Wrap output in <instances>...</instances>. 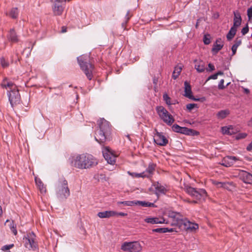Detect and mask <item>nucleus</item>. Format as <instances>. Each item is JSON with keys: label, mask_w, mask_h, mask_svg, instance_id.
<instances>
[{"label": "nucleus", "mask_w": 252, "mask_h": 252, "mask_svg": "<svg viewBox=\"0 0 252 252\" xmlns=\"http://www.w3.org/2000/svg\"><path fill=\"white\" fill-rule=\"evenodd\" d=\"M97 159L92 155L87 154L76 155L70 159L71 165L80 169H86L96 166Z\"/></svg>", "instance_id": "obj_1"}, {"label": "nucleus", "mask_w": 252, "mask_h": 252, "mask_svg": "<svg viewBox=\"0 0 252 252\" xmlns=\"http://www.w3.org/2000/svg\"><path fill=\"white\" fill-rule=\"evenodd\" d=\"M99 128L95 132V139L100 144L103 143L108 139L111 132V126L109 122L104 118H100L97 121Z\"/></svg>", "instance_id": "obj_2"}, {"label": "nucleus", "mask_w": 252, "mask_h": 252, "mask_svg": "<svg viewBox=\"0 0 252 252\" xmlns=\"http://www.w3.org/2000/svg\"><path fill=\"white\" fill-rule=\"evenodd\" d=\"M184 189L194 199L193 201L188 200L187 201L189 203H197L198 201L204 200L207 196L206 191L203 189L194 188L189 186H186Z\"/></svg>", "instance_id": "obj_3"}, {"label": "nucleus", "mask_w": 252, "mask_h": 252, "mask_svg": "<svg viewBox=\"0 0 252 252\" xmlns=\"http://www.w3.org/2000/svg\"><path fill=\"white\" fill-rule=\"evenodd\" d=\"M88 57L82 55L77 58L79 64L86 76L89 80L93 77V72L94 69L93 65L88 62Z\"/></svg>", "instance_id": "obj_4"}, {"label": "nucleus", "mask_w": 252, "mask_h": 252, "mask_svg": "<svg viewBox=\"0 0 252 252\" xmlns=\"http://www.w3.org/2000/svg\"><path fill=\"white\" fill-rule=\"evenodd\" d=\"M156 110L160 118L167 125L171 126L174 122L173 116L163 106L157 107Z\"/></svg>", "instance_id": "obj_5"}, {"label": "nucleus", "mask_w": 252, "mask_h": 252, "mask_svg": "<svg viewBox=\"0 0 252 252\" xmlns=\"http://www.w3.org/2000/svg\"><path fill=\"white\" fill-rule=\"evenodd\" d=\"M121 250L124 252H140L142 247L138 241L125 242L121 246Z\"/></svg>", "instance_id": "obj_6"}, {"label": "nucleus", "mask_w": 252, "mask_h": 252, "mask_svg": "<svg viewBox=\"0 0 252 252\" xmlns=\"http://www.w3.org/2000/svg\"><path fill=\"white\" fill-rule=\"evenodd\" d=\"M24 245L29 250L36 249L37 247V243L36 240V236L32 232L29 233L23 238Z\"/></svg>", "instance_id": "obj_7"}, {"label": "nucleus", "mask_w": 252, "mask_h": 252, "mask_svg": "<svg viewBox=\"0 0 252 252\" xmlns=\"http://www.w3.org/2000/svg\"><path fill=\"white\" fill-rule=\"evenodd\" d=\"M168 220L166 221L165 223H170L172 226H178L180 227L184 219L180 213L170 212L168 214Z\"/></svg>", "instance_id": "obj_8"}, {"label": "nucleus", "mask_w": 252, "mask_h": 252, "mask_svg": "<svg viewBox=\"0 0 252 252\" xmlns=\"http://www.w3.org/2000/svg\"><path fill=\"white\" fill-rule=\"evenodd\" d=\"M57 194L58 196L61 199H66L70 195V191L66 180H62L60 182L58 186Z\"/></svg>", "instance_id": "obj_9"}, {"label": "nucleus", "mask_w": 252, "mask_h": 252, "mask_svg": "<svg viewBox=\"0 0 252 252\" xmlns=\"http://www.w3.org/2000/svg\"><path fill=\"white\" fill-rule=\"evenodd\" d=\"M7 94L11 106L12 107L20 103L21 101V96L17 88L11 91H8Z\"/></svg>", "instance_id": "obj_10"}, {"label": "nucleus", "mask_w": 252, "mask_h": 252, "mask_svg": "<svg viewBox=\"0 0 252 252\" xmlns=\"http://www.w3.org/2000/svg\"><path fill=\"white\" fill-rule=\"evenodd\" d=\"M241 162V159L240 158L228 156L225 157L222 160V165L225 167H230L234 165H237Z\"/></svg>", "instance_id": "obj_11"}, {"label": "nucleus", "mask_w": 252, "mask_h": 252, "mask_svg": "<svg viewBox=\"0 0 252 252\" xmlns=\"http://www.w3.org/2000/svg\"><path fill=\"white\" fill-rule=\"evenodd\" d=\"M103 155L105 160L110 164H114L116 162L115 156L108 147H105L102 151Z\"/></svg>", "instance_id": "obj_12"}, {"label": "nucleus", "mask_w": 252, "mask_h": 252, "mask_svg": "<svg viewBox=\"0 0 252 252\" xmlns=\"http://www.w3.org/2000/svg\"><path fill=\"white\" fill-rule=\"evenodd\" d=\"M179 228L182 230L192 231L198 229V225L196 223H192L186 219H184Z\"/></svg>", "instance_id": "obj_13"}, {"label": "nucleus", "mask_w": 252, "mask_h": 252, "mask_svg": "<svg viewBox=\"0 0 252 252\" xmlns=\"http://www.w3.org/2000/svg\"><path fill=\"white\" fill-rule=\"evenodd\" d=\"M156 133L155 134V142L159 146H164L166 145L168 142L166 138L162 134L159 132L157 129H155Z\"/></svg>", "instance_id": "obj_14"}, {"label": "nucleus", "mask_w": 252, "mask_h": 252, "mask_svg": "<svg viewBox=\"0 0 252 252\" xmlns=\"http://www.w3.org/2000/svg\"><path fill=\"white\" fill-rule=\"evenodd\" d=\"M0 86L3 89H5L7 90V92L11 91L17 88L16 85L10 80L5 78L2 81Z\"/></svg>", "instance_id": "obj_15"}, {"label": "nucleus", "mask_w": 252, "mask_h": 252, "mask_svg": "<svg viewBox=\"0 0 252 252\" xmlns=\"http://www.w3.org/2000/svg\"><path fill=\"white\" fill-rule=\"evenodd\" d=\"M172 130L176 132L187 135H191L193 130L186 127H181L177 124L174 125L172 127Z\"/></svg>", "instance_id": "obj_16"}, {"label": "nucleus", "mask_w": 252, "mask_h": 252, "mask_svg": "<svg viewBox=\"0 0 252 252\" xmlns=\"http://www.w3.org/2000/svg\"><path fill=\"white\" fill-rule=\"evenodd\" d=\"M117 212L114 211H105L98 213L97 216L101 219L109 218L116 216Z\"/></svg>", "instance_id": "obj_17"}, {"label": "nucleus", "mask_w": 252, "mask_h": 252, "mask_svg": "<svg viewBox=\"0 0 252 252\" xmlns=\"http://www.w3.org/2000/svg\"><path fill=\"white\" fill-rule=\"evenodd\" d=\"M233 14L234 15L233 19V25L232 27H234L235 29H237L241 24L242 18L240 13L238 11H234Z\"/></svg>", "instance_id": "obj_18"}, {"label": "nucleus", "mask_w": 252, "mask_h": 252, "mask_svg": "<svg viewBox=\"0 0 252 252\" xmlns=\"http://www.w3.org/2000/svg\"><path fill=\"white\" fill-rule=\"evenodd\" d=\"M144 220L146 222L151 224L164 223L165 222V219L163 218H147Z\"/></svg>", "instance_id": "obj_19"}, {"label": "nucleus", "mask_w": 252, "mask_h": 252, "mask_svg": "<svg viewBox=\"0 0 252 252\" xmlns=\"http://www.w3.org/2000/svg\"><path fill=\"white\" fill-rule=\"evenodd\" d=\"M195 68L198 72H202L205 70V63L201 60L194 61Z\"/></svg>", "instance_id": "obj_20"}, {"label": "nucleus", "mask_w": 252, "mask_h": 252, "mask_svg": "<svg viewBox=\"0 0 252 252\" xmlns=\"http://www.w3.org/2000/svg\"><path fill=\"white\" fill-rule=\"evenodd\" d=\"M153 186L154 187L156 191L157 192V193H162V194L166 193V192L167 191V189L164 186H162L158 182H155L153 183Z\"/></svg>", "instance_id": "obj_21"}, {"label": "nucleus", "mask_w": 252, "mask_h": 252, "mask_svg": "<svg viewBox=\"0 0 252 252\" xmlns=\"http://www.w3.org/2000/svg\"><path fill=\"white\" fill-rule=\"evenodd\" d=\"M241 178L243 182L247 184L252 183V174L246 172H243L241 175Z\"/></svg>", "instance_id": "obj_22"}, {"label": "nucleus", "mask_w": 252, "mask_h": 252, "mask_svg": "<svg viewBox=\"0 0 252 252\" xmlns=\"http://www.w3.org/2000/svg\"><path fill=\"white\" fill-rule=\"evenodd\" d=\"M230 114L228 109L221 110L216 113V117L219 120H222L226 118Z\"/></svg>", "instance_id": "obj_23"}, {"label": "nucleus", "mask_w": 252, "mask_h": 252, "mask_svg": "<svg viewBox=\"0 0 252 252\" xmlns=\"http://www.w3.org/2000/svg\"><path fill=\"white\" fill-rule=\"evenodd\" d=\"M185 86V96L188 98H192V92L191 90V86L189 83L185 81L184 83Z\"/></svg>", "instance_id": "obj_24"}, {"label": "nucleus", "mask_w": 252, "mask_h": 252, "mask_svg": "<svg viewBox=\"0 0 252 252\" xmlns=\"http://www.w3.org/2000/svg\"><path fill=\"white\" fill-rule=\"evenodd\" d=\"M156 167V165L155 164L150 163L146 171H144L146 174H147V175H149V178L151 177L154 174L155 171Z\"/></svg>", "instance_id": "obj_25"}, {"label": "nucleus", "mask_w": 252, "mask_h": 252, "mask_svg": "<svg viewBox=\"0 0 252 252\" xmlns=\"http://www.w3.org/2000/svg\"><path fill=\"white\" fill-rule=\"evenodd\" d=\"M63 11V7L59 4L56 3L53 8V12L55 15H61Z\"/></svg>", "instance_id": "obj_26"}, {"label": "nucleus", "mask_w": 252, "mask_h": 252, "mask_svg": "<svg viewBox=\"0 0 252 252\" xmlns=\"http://www.w3.org/2000/svg\"><path fill=\"white\" fill-rule=\"evenodd\" d=\"M135 205H139L143 207H155L154 203L143 201H135Z\"/></svg>", "instance_id": "obj_27"}, {"label": "nucleus", "mask_w": 252, "mask_h": 252, "mask_svg": "<svg viewBox=\"0 0 252 252\" xmlns=\"http://www.w3.org/2000/svg\"><path fill=\"white\" fill-rule=\"evenodd\" d=\"M9 39L12 42H17L18 38L17 34L14 29H11L9 32Z\"/></svg>", "instance_id": "obj_28"}, {"label": "nucleus", "mask_w": 252, "mask_h": 252, "mask_svg": "<svg viewBox=\"0 0 252 252\" xmlns=\"http://www.w3.org/2000/svg\"><path fill=\"white\" fill-rule=\"evenodd\" d=\"M35 181L36 185L37 186L39 189L41 191V192H46V187L44 186V184L42 182V181L40 179H37L36 178L35 179Z\"/></svg>", "instance_id": "obj_29"}, {"label": "nucleus", "mask_w": 252, "mask_h": 252, "mask_svg": "<svg viewBox=\"0 0 252 252\" xmlns=\"http://www.w3.org/2000/svg\"><path fill=\"white\" fill-rule=\"evenodd\" d=\"M237 29L234 27H231L230 31L226 35V38L228 40H231L236 34Z\"/></svg>", "instance_id": "obj_30"}, {"label": "nucleus", "mask_w": 252, "mask_h": 252, "mask_svg": "<svg viewBox=\"0 0 252 252\" xmlns=\"http://www.w3.org/2000/svg\"><path fill=\"white\" fill-rule=\"evenodd\" d=\"M221 131L223 134H227L228 135H231L234 133L233 127L231 126L222 127Z\"/></svg>", "instance_id": "obj_31"}, {"label": "nucleus", "mask_w": 252, "mask_h": 252, "mask_svg": "<svg viewBox=\"0 0 252 252\" xmlns=\"http://www.w3.org/2000/svg\"><path fill=\"white\" fill-rule=\"evenodd\" d=\"M213 184L216 186L218 188H223L224 189L228 188V185L229 184L228 183L220 182L218 181H213Z\"/></svg>", "instance_id": "obj_32"}, {"label": "nucleus", "mask_w": 252, "mask_h": 252, "mask_svg": "<svg viewBox=\"0 0 252 252\" xmlns=\"http://www.w3.org/2000/svg\"><path fill=\"white\" fill-rule=\"evenodd\" d=\"M154 232H158V233H166L167 232H173V228H159L154 229L153 230Z\"/></svg>", "instance_id": "obj_33"}, {"label": "nucleus", "mask_w": 252, "mask_h": 252, "mask_svg": "<svg viewBox=\"0 0 252 252\" xmlns=\"http://www.w3.org/2000/svg\"><path fill=\"white\" fill-rule=\"evenodd\" d=\"M9 16L13 19L17 18V16H18V9H17V8H12L9 13Z\"/></svg>", "instance_id": "obj_34"}, {"label": "nucleus", "mask_w": 252, "mask_h": 252, "mask_svg": "<svg viewBox=\"0 0 252 252\" xmlns=\"http://www.w3.org/2000/svg\"><path fill=\"white\" fill-rule=\"evenodd\" d=\"M223 41L222 40L221 38L217 39L215 42L214 43L213 47H223Z\"/></svg>", "instance_id": "obj_35"}, {"label": "nucleus", "mask_w": 252, "mask_h": 252, "mask_svg": "<svg viewBox=\"0 0 252 252\" xmlns=\"http://www.w3.org/2000/svg\"><path fill=\"white\" fill-rule=\"evenodd\" d=\"M135 201H119L118 204H124L125 206H132L135 205Z\"/></svg>", "instance_id": "obj_36"}, {"label": "nucleus", "mask_w": 252, "mask_h": 252, "mask_svg": "<svg viewBox=\"0 0 252 252\" xmlns=\"http://www.w3.org/2000/svg\"><path fill=\"white\" fill-rule=\"evenodd\" d=\"M10 228L12 233L16 235L17 233L16 225L13 221L10 222Z\"/></svg>", "instance_id": "obj_37"}, {"label": "nucleus", "mask_w": 252, "mask_h": 252, "mask_svg": "<svg viewBox=\"0 0 252 252\" xmlns=\"http://www.w3.org/2000/svg\"><path fill=\"white\" fill-rule=\"evenodd\" d=\"M203 40L205 45H208L211 42L210 35L209 34L204 35Z\"/></svg>", "instance_id": "obj_38"}, {"label": "nucleus", "mask_w": 252, "mask_h": 252, "mask_svg": "<svg viewBox=\"0 0 252 252\" xmlns=\"http://www.w3.org/2000/svg\"><path fill=\"white\" fill-rule=\"evenodd\" d=\"M0 63L1 64V65L3 68H6L8 66L9 63L8 62L5 60V59L3 57H1L0 58Z\"/></svg>", "instance_id": "obj_39"}, {"label": "nucleus", "mask_w": 252, "mask_h": 252, "mask_svg": "<svg viewBox=\"0 0 252 252\" xmlns=\"http://www.w3.org/2000/svg\"><path fill=\"white\" fill-rule=\"evenodd\" d=\"M163 100L165 101L166 103L168 105H171L172 103L171 102V98L167 94H164L163 95Z\"/></svg>", "instance_id": "obj_40"}, {"label": "nucleus", "mask_w": 252, "mask_h": 252, "mask_svg": "<svg viewBox=\"0 0 252 252\" xmlns=\"http://www.w3.org/2000/svg\"><path fill=\"white\" fill-rule=\"evenodd\" d=\"M13 247H14V244H10V245H4L1 248V250L2 251H8V250L12 248Z\"/></svg>", "instance_id": "obj_41"}, {"label": "nucleus", "mask_w": 252, "mask_h": 252, "mask_svg": "<svg viewBox=\"0 0 252 252\" xmlns=\"http://www.w3.org/2000/svg\"><path fill=\"white\" fill-rule=\"evenodd\" d=\"M196 107H197V104L194 103H189L186 105L187 109L189 111Z\"/></svg>", "instance_id": "obj_42"}, {"label": "nucleus", "mask_w": 252, "mask_h": 252, "mask_svg": "<svg viewBox=\"0 0 252 252\" xmlns=\"http://www.w3.org/2000/svg\"><path fill=\"white\" fill-rule=\"evenodd\" d=\"M241 44V40L239 38H237L235 40V43L232 47H238Z\"/></svg>", "instance_id": "obj_43"}, {"label": "nucleus", "mask_w": 252, "mask_h": 252, "mask_svg": "<svg viewBox=\"0 0 252 252\" xmlns=\"http://www.w3.org/2000/svg\"><path fill=\"white\" fill-rule=\"evenodd\" d=\"M149 178V175H147V174H146L145 172H143L141 173H137V178Z\"/></svg>", "instance_id": "obj_44"}, {"label": "nucleus", "mask_w": 252, "mask_h": 252, "mask_svg": "<svg viewBox=\"0 0 252 252\" xmlns=\"http://www.w3.org/2000/svg\"><path fill=\"white\" fill-rule=\"evenodd\" d=\"M247 15L249 20H252V7L248 8L247 11Z\"/></svg>", "instance_id": "obj_45"}, {"label": "nucleus", "mask_w": 252, "mask_h": 252, "mask_svg": "<svg viewBox=\"0 0 252 252\" xmlns=\"http://www.w3.org/2000/svg\"><path fill=\"white\" fill-rule=\"evenodd\" d=\"M182 70V66L177 65L175 67L174 71H175L176 73H178V74H180Z\"/></svg>", "instance_id": "obj_46"}, {"label": "nucleus", "mask_w": 252, "mask_h": 252, "mask_svg": "<svg viewBox=\"0 0 252 252\" xmlns=\"http://www.w3.org/2000/svg\"><path fill=\"white\" fill-rule=\"evenodd\" d=\"M224 80L223 79H221L219 84V85H218V88L220 90H222L223 89L225 88V86L223 85V84H224Z\"/></svg>", "instance_id": "obj_47"}, {"label": "nucleus", "mask_w": 252, "mask_h": 252, "mask_svg": "<svg viewBox=\"0 0 252 252\" xmlns=\"http://www.w3.org/2000/svg\"><path fill=\"white\" fill-rule=\"evenodd\" d=\"M249 32V27H248V24L246 26V27H244L242 31H241V32L242 33L243 35H245V34H246L248 32Z\"/></svg>", "instance_id": "obj_48"}, {"label": "nucleus", "mask_w": 252, "mask_h": 252, "mask_svg": "<svg viewBox=\"0 0 252 252\" xmlns=\"http://www.w3.org/2000/svg\"><path fill=\"white\" fill-rule=\"evenodd\" d=\"M218 74H217V73H215V74H214L213 75H212L208 77V78L207 81L209 80L210 79H214V80L217 79V78H218Z\"/></svg>", "instance_id": "obj_49"}, {"label": "nucleus", "mask_w": 252, "mask_h": 252, "mask_svg": "<svg viewBox=\"0 0 252 252\" xmlns=\"http://www.w3.org/2000/svg\"><path fill=\"white\" fill-rule=\"evenodd\" d=\"M246 136H247V134L245 133L239 134L237 136L236 138L237 139L244 138L245 137H246Z\"/></svg>", "instance_id": "obj_50"}, {"label": "nucleus", "mask_w": 252, "mask_h": 252, "mask_svg": "<svg viewBox=\"0 0 252 252\" xmlns=\"http://www.w3.org/2000/svg\"><path fill=\"white\" fill-rule=\"evenodd\" d=\"M221 48H212V52L213 54H216Z\"/></svg>", "instance_id": "obj_51"}, {"label": "nucleus", "mask_w": 252, "mask_h": 252, "mask_svg": "<svg viewBox=\"0 0 252 252\" xmlns=\"http://www.w3.org/2000/svg\"><path fill=\"white\" fill-rule=\"evenodd\" d=\"M127 173L130 175L131 176H132V177H135V178H137V173H135V172H130V171H128L127 172Z\"/></svg>", "instance_id": "obj_52"}, {"label": "nucleus", "mask_w": 252, "mask_h": 252, "mask_svg": "<svg viewBox=\"0 0 252 252\" xmlns=\"http://www.w3.org/2000/svg\"><path fill=\"white\" fill-rule=\"evenodd\" d=\"M208 66L210 69V70H209L210 71H213V70H215V66L212 64L209 63L208 64Z\"/></svg>", "instance_id": "obj_53"}, {"label": "nucleus", "mask_w": 252, "mask_h": 252, "mask_svg": "<svg viewBox=\"0 0 252 252\" xmlns=\"http://www.w3.org/2000/svg\"><path fill=\"white\" fill-rule=\"evenodd\" d=\"M180 74H178V73H176L175 71H173V74H172V78H173L174 79H176L179 75Z\"/></svg>", "instance_id": "obj_54"}, {"label": "nucleus", "mask_w": 252, "mask_h": 252, "mask_svg": "<svg viewBox=\"0 0 252 252\" xmlns=\"http://www.w3.org/2000/svg\"><path fill=\"white\" fill-rule=\"evenodd\" d=\"M116 216H122V217H125V216H127V214L123 213V212H120V213H117V215H116Z\"/></svg>", "instance_id": "obj_55"}, {"label": "nucleus", "mask_w": 252, "mask_h": 252, "mask_svg": "<svg viewBox=\"0 0 252 252\" xmlns=\"http://www.w3.org/2000/svg\"><path fill=\"white\" fill-rule=\"evenodd\" d=\"M66 31H67V27L66 26H63L62 27L61 32L62 33H64V32H66Z\"/></svg>", "instance_id": "obj_56"}, {"label": "nucleus", "mask_w": 252, "mask_h": 252, "mask_svg": "<svg viewBox=\"0 0 252 252\" xmlns=\"http://www.w3.org/2000/svg\"><path fill=\"white\" fill-rule=\"evenodd\" d=\"M247 149L248 151H251L252 150V142L248 146Z\"/></svg>", "instance_id": "obj_57"}, {"label": "nucleus", "mask_w": 252, "mask_h": 252, "mask_svg": "<svg viewBox=\"0 0 252 252\" xmlns=\"http://www.w3.org/2000/svg\"><path fill=\"white\" fill-rule=\"evenodd\" d=\"M244 90V93L246 94H249L250 93V90L248 89L243 88Z\"/></svg>", "instance_id": "obj_58"}, {"label": "nucleus", "mask_w": 252, "mask_h": 252, "mask_svg": "<svg viewBox=\"0 0 252 252\" xmlns=\"http://www.w3.org/2000/svg\"><path fill=\"white\" fill-rule=\"evenodd\" d=\"M231 50H232V55H234L236 52V49L237 48H231Z\"/></svg>", "instance_id": "obj_59"}, {"label": "nucleus", "mask_w": 252, "mask_h": 252, "mask_svg": "<svg viewBox=\"0 0 252 252\" xmlns=\"http://www.w3.org/2000/svg\"><path fill=\"white\" fill-rule=\"evenodd\" d=\"M190 99H191L193 100H195V101H199L200 100L199 98H195L193 97V96L192 95V98H189Z\"/></svg>", "instance_id": "obj_60"}, {"label": "nucleus", "mask_w": 252, "mask_h": 252, "mask_svg": "<svg viewBox=\"0 0 252 252\" xmlns=\"http://www.w3.org/2000/svg\"><path fill=\"white\" fill-rule=\"evenodd\" d=\"M217 73V74H218V76H219V75H223V72H222V71H219V72H217V73Z\"/></svg>", "instance_id": "obj_61"}, {"label": "nucleus", "mask_w": 252, "mask_h": 252, "mask_svg": "<svg viewBox=\"0 0 252 252\" xmlns=\"http://www.w3.org/2000/svg\"><path fill=\"white\" fill-rule=\"evenodd\" d=\"M249 126H252V117L251 120L248 123Z\"/></svg>", "instance_id": "obj_62"}, {"label": "nucleus", "mask_w": 252, "mask_h": 252, "mask_svg": "<svg viewBox=\"0 0 252 252\" xmlns=\"http://www.w3.org/2000/svg\"><path fill=\"white\" fill-rule=\"evenodd\" d=\"M122 27L124 28V29L125 30L126 28V23H123Z\"/></svg>", "instance_id": "obj_63"}, {"label": "nucleus", "mask_w": 252, "mask_h": 252, "mask_svg": "<svg viewBox=\"0 0 252 252\" xmlns=\"http://www.w3.org/2000/svg\"><path fill=\"white\" fill-rule=\"evenodd\" d=\"M198 23H199V20H197V23H196V25H195L196 28H197V27L198 26Z\"/></svg>", "instance_id": "obj_64"}]
</instances>
